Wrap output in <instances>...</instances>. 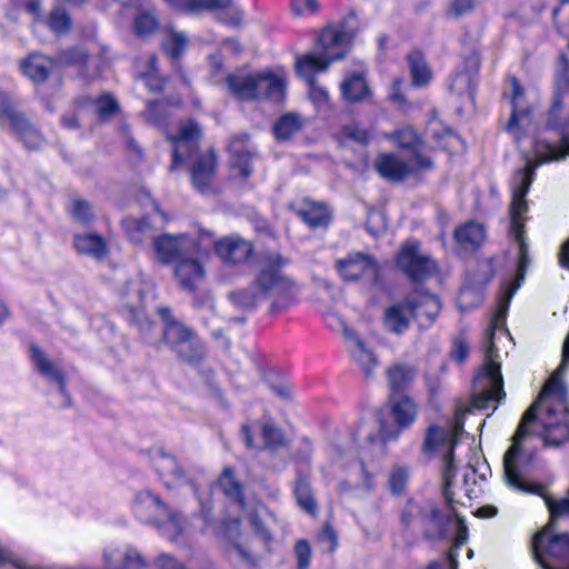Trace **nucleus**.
<instances>
[{
  "label": "nucleus",
  "instance_id": "nucleus-10",
  "mask_svg": "<svg viewBox=\"0 0 569 569\" xmlns=\"http://www.w3.org/2000/svg\"><path fill=\"white\" fill-rule=\"evenodd\" d=\"M335 267L345 281L363 280L373 284L379 278V267L370 254L363 252H350L345 258L337 259Z\"/></svg>",
  "mask_w": 569,
  "mask_h": 569
},
{
  "label": "nucleus",
  "instance_id": "nucleus-42",
  "mask_svg": "<svg viewBox=\"0 0 569 569\" xmlns=\"http://www.w3.org/2000/svg\"><path fill=\"white\" fill-rule=\"evenodd\" d=\"M295 496L299 507L310 515L317 512V503L311 492V487L306 478H299L295 487Z\"/></svg>",
  "mask_w": 569,
  "mask_h": 569
},
{
  "label": "nucleus",
  "instance_id": "nucleus-54",
  "mask_svg": "<svg viewBox=\"0 0 569 569\" xmlns=\"http://www.w3.org/2000/svg\"><path fill=\"white\" fill-rule=\"evenodd\" d=\"M262 437L264 446L268 448H277L283 443L282 433L271 423L262 426Z\"/></svg>",
  "mask_w": 569,
  "mask_h": 569
},
{
  "label": "nucleus",
  "instance_id": "nucleus-26",
  "mask_svg": "<svg viewBox=\"0 0 569 569\" xmlns=\"http://www.w3.org/2000/svg\"><path fill=\"white\" fill-rule=\"evenodd\" d=\"M248 141L249 136L242 132L232 136L228 144L232 166L239 170L242 178H248L252 173V152Z\"/></svg>",
  "mask_w": 569,
  "mask_h": 569
},
{
  "label": "nucleus",
  "instance_id": "nucleus-43",
  "mask_svg": "<svg viewBox=\"0 0 569 569\" xmlns=\"http://www.w3.org/2000/svg\"><path fill=\"white\" fill-rule=\"evenodd\" d=\"M187 43L188 38L184 33L171 29L162 40V48L169 57L176 59L180 57L182 51L186 49Z\"/></svg>",
  "mask_w": 569,
  "mask_h": 569
},
{
  "label": "nucleus",
  "instance_id": "nucleus-17",
  "mask_svg": "<svg viewBox=\"0 0 569 569\" xmlns=\"http://www.w3.org/2000/svg\"><path fill=\"white\" fill-rule=\"evenodd\" d=\"M452 521V511H441L435 502L425 501L419 531L428 540H442Z\"/></svg>",
  "mask_w": 569,
  "mask_h": 569
},
{
  "label": "nucleus",
  "instance_id": "nucleus-6",
  "mask_svg": "<svg viewBox=\"0 0 569 569\" xmlns=\"http://www.w3.org/2000/svg\"><path fill=\"white\" fill-rule=\"evenodd\" d=\"M229 90L240 99H269L280 101L284 97V79L272 72L248 73L238 71L226 79Z\"/></svg>",
  "mask_w": 569,
  "mask_h": 569
},
{
  "label": "nucleus",
  "instance_id": "nucleus-1",
  "mask_svg": "<svg viewBox=\"0 0 569 569\" xmlns=\"http://www.w3.org/2000/svg\"><path fill=\"white\" fill-rule=\"evenodd\" d=\"M288 259L279 252L268 251L259 258V269L247 288L228 293L230 301L242 309H253L263 301L270 302V312L276 315L295 301L296 283L283 272Z\"/></svg>",
  "mask_w": 569,
  "mask_h": 569
},
{
  "label": "nucleus",
  "instance_id": "nucleus-63",
  "mask_svg": "<svg viewBox=\"0 0 569 569\" xmlns=\"http://www.w3.org/2000/svg\"><path fill=\"white\" fill-rule=\"evenodd\" d=\"M402 83V80L400 78H395L392 81V88L391 92L388 96V99L398 106H403L406 102V99L403 94L400 92V86Z\"/></svg>",
  "mask_w": 569,
  "mask_h": 569
},
{
  "label": "nucleus",
  "instance_id": "nucleus-24",
  "mask_svg": "<svg viewBox=\"0 0 569 569\" xmlns=\"http://www.w3.org/2000/svg\"><path fill=\"white\" fill-rule=\"evenodd\" d=\"M343 335L353 361L359 365L367 378L371 377L375 369L378 367L377 357L352 329L343 328Z\"/></svg>",
  "mask_w": 569,
  "mask_h": 569
},
{
  "label": "nucleus",
  "instance_id": "nucleus-40",
  "mask_svg": "<svg viewBox=\"0 0 569 569\" xmlns=\"http://www.w3.org/2000/svg\"><path fill=\"white\" fill-rule=\"evenodd\" d=\"M415 377V368L403 363H396L387 371L388 382L393 391H400L407 388Z\"/></svg>",
  "mask_w": 569,
  "mask_h": 569
},
{
  "label": "nucleus",
  "instance_id": "nucleus-53",
  "mask_svg": "<svg viewBox=\"0 0 569 569\" xmlns=\"http://www.w3.org/2000/svg\"><path fill=\"white\" fill-rule=\"evenodd\" d=\"M71 213H72L73 218L81 223L89 222L93 217L92 208L89 204V202H87L86 200H81V199L72 200Z\"/></svg>",
  "mask_w": 569,
  "mask_h": 569
},
{
  "label": "nucleus",
  "instance_id": "nucleus-35",
  "mask_svg": "<svg viewBox=\"0 0 569 569\" xmlns=\"http://www.w3.org/2000/svg\"><path fill=\"white\" fill-rule=\"evenodd\" d=\"M269 517L274 521L276 516L262 503H258L249 513L248 520L253 528L256 535L262 540L266 550L269 549V543L272 540V535L266 526V518Z\"/></svg>",
  "mask_w": 569,
  "mask_h": 569
},
{
  "label": "nucleus",
  "instance_id": "nucleus-31",
  "mask_svg": "<svg viewBox=\"0 0 569 569\" xmlns=\"http://www.w3.org/2000/svg\"><path fill=\"white\" fill-rule=\"evenodd\" d=\"M54 68V61L41 53H30L20 62L21 72L33 82H43Z\"/></svg>",
  "mask_w": 569,
  "mask_h": 569
},
{
  "label": "nucleus",
  "instance_id": "nucleus-34",
  "mask_svg": "<svg viewBox=\"0 0 569 569\" xmlns=\"http://www.w3.org/2000/svg\"><path fill=\"white\" fill-rule=\"evenodd\" d=\"M73 246L79 253L98 260L104 259L109 253L107 241L97 233L74 234Z\"/></svg>",
  "mask_w": 569,
  "mask_h": 569
},
{
  "label": "nucleus",
  "instance_id": "nucleus-25",
  "mask_svg": "<svg viewBox=\"0 0 569 569\" xmlns=\"http://www.w3.org/2000/svg\"><path fill=\"white\" fill-rule=\"evenodd\" d=\"M413 301H410V295L405 299L387 307L383 312V325L392 333L401 335L410 326Z\"/></svg>",
  "mask_w": 569,
  "mask_h": 569
},
{
  "label": "nucleus",
  "instance_id": "nucleus-55",
  "mask_svg": "<svg viewBox=\"0 0 569 569\" xmlns=\"http://www.w3.org/2000/svg\"><path fill=\"white\" fill-rule=\"evenodd\" d=\"M368 232L373 237H379L386 231V221L382 213L372 211L368 214L366 222Z\"/></svg>",
  "mask_w": 569,
  "mask_h": 569
},
{
  "label": "nucleus",
  "instance_id": "nucleus-50",
  "mask_svg": "<svg viewBox=\"0 0 569 569\" xmlns=\"http://www.w3.org/2000/svg\"><path fill=\"white\" fill-rule=\"evenodd\" d=\"M408 477L409 472L403 467H395L391 469L388 483L393 495H400L405 490Z\"/></svg>",
  "mask_w": 569,
  "mask_h": 569
},
{
  "label": "nucleus",
  "instance_id": "nucleus-58",
  "mask_svg": "<svg viewBox=\"0 0 569 569\" xmlns=\"http://www.w3.org/2000/svg\"><path fill=\"white\" fill-rule=\"evenodd\" d=\"M295 553L298 560V569H307L311 558V547L307 540H299L295 547Z\"/></svg>",
  "mask_w": 569,
  "mask_h": 569
},
{
  "label": "nucleus",
  "instance_id": "nucleus-18",
  "mask_svg": "<svg viewBox=\"0 0 569 569\" xmlns=\"http://www.w3.org/2000/svg\"><path fill=\"white\" fill-rule=\"evenodd\" d=\"M200 138L201 129L197 122L190 120L180 126L179 133L170 138L173 142L170 170H176L184 158L197 151Z\"/></svg>",
  "mask_w": 569,
  "mask_h": 569
},
{
  "label": "nucleus",
  "instance_id": "nucleus-36",
  "mask_svg": "<svg viewBox=\"0 0 569 569\" xmlns=\"http://www.w3.org/2000/svg\"><path fill=\"white\" fill-rule=\"evenodd\" d=\"M305 126L299 113L288 112L281 116L273 126V134L278 141H288Z\"/></svg>",
  "mask_w": 569,
  "mask_h": 569
},
{
  "label": "nucleus",
  "instance_id": "nucleus-4",
  "mask_svg": "<svg viewBox=\"0 0 569 569\" xmlns=\"http://www.w3.org/2000/svg\"><path fill=\"white\" fill-rule=\"evenodd\" d=\"M532 417L533 410H530L526 415L525 421L513 439V445L510 446L503 455V481L509 489L516 492L541 496L550 513V520L547 526L553 527L559 518L569 517V489L565 497L553 499L545 493L543 485L529 480L533 455L521 448L520 440L526 433V422Z\"/></svg>",
  "mask_w": 569,
  "mask_h": 569
},
{
  "label": "nucleus",
  "instance_id": "nucleus-20",
  "mask_svg": "<svg viewBox=\"0 0 569 569\" xmlns=\"http://www.w3.org/2000/svg\"><path fill=\"white\" fill-rule=\"evenodd\" d=\"M290 208L311 229L327 228L332 219L331 210L325 202L310 198L292 202Z\"/></svg>",
  "mask_w": 569,
  "mask_h": 569
},
{
  "label": "nucleus",
  "instance_id": "nucleus-22",
  "mask_svg": "<svg viewBox=\"0 0 569 569\" xmlns=\"http://www.w3.org/2000/svg\"><path fill=\"white\" fill-rule=\"evenodd\" d=\"M410 301H413L411 318L416 320L420 329L430 328L441 310V302L432 293L415 291L410 293Z\"/></svg>",
  "mask_w": 569,
  "mask_h": 569
},
{
  "label": "nucleus",
  "instance_id": "nucleus-13",
  "mask_svg": "<svg viewBox=\"0 0 569 569\" xmlns=\"http://www.w3.org/2000/svg\"><path fill=\"white\" fill-rule=\"evenodd\" d=\"M171 7L188 13L199 11L221 12L224 23L238 26L242 20V12L233 8V0H164Z\"/></svg>",
  "mask_w": 569,
  "mask_h": 569
},
{
  "label": "nucleus",
  "instance_id": "nucleus-16",
  "mask_svg": "<svg viewBox=\"0 0 569 569\" xmlns=\"http://www.w3.org/2000/svg\"><path fill=\"white\" fill-rule=\"evenodd\" d=\"M510 103L512 106V112L508 123L506 124V130L512 134L516 140H519L522 133L529 131L532 120L530 109L523 103V89L517 78H510Z\"/></svg>",
  "mask_w": 569,
  "mask_h": 569
},
{
  "label": "nucleus",
  "instance_id": "nucleus-11",
  "mask_svg": "<svg viewBox=\"0 0 569 569\" xmlns=\"http://www.w3.org/2000/svg\"><path fill=\"white\" fill-rule=\"evenodd\" d=\"M136 511L140 517L147 516V512H156L167 518L163 526L164 535L172 541H176L183 532V525L179 513L170 510L158 496L144 490L136 496Z\"/></svg>",
  "mask_w": 569,
  "mask_h": 569
},
{
  "label": "nucleus",
  "instance_id": "nucleus-38",
  "mask_svg": "<svg viewBox=\"0 0 569 569\" xmlns=\"http://www.w3.org/2000/svg\"><path fill=\"white\" fill-rule=\"evenodd\" d=\"M456 518V538L455 545L448 552V565L430 563L427 569H458V549L468 540V528L462 518L453 515Z\"/></svg>",
  "mask_w": 569,
  "mask_h": 569
},
{
  "label": "nucleus",
  "instance_id": "nucleus-56",
  "mask_svg": "<svg viewBox=\"0 0 569 569\" xmlns=\"http://www.w3.org/2000/svg\"><path fill=\"white\" fill-rule=\"evenodd\" d=\"M475 0H451L447 14L451 18H459L472 11Z\"/></svg>",
  "mask_w": 569,
  "mask_h": 569
},
{
  "label": "nucleus",
  "instance_id": "nucleus-59",
  "mask_svg": "<svg viewBox=\"0 0 569 569\" xmlns=\"http://www.w3.org/2000/svg\"><path fill=\"white\" fill-rule=\"evenodd\" d=\"M316 0H292V10L297 14L312 13L317 10Z\"/></svg>",
  "mask_w": 569,
  "mask_h": 569
},
{
  "label": "nucleus",
  "instance_id": "nucleus-15",
  "mask_svg": "<svg viewBox=\"0 0 569 569\" xmlns=\"http://www.w3.org/2000/svg\"><path fill=\"white\" fill-rule=\"evenodd\" d=\"M399 267L415 281H421L436 272L437 266L419 252L416 243H406L397 258Z\"/></svg>",
  "mask_w": 569,
  "mask_h": 569
},
{
  "label": "nucleus",
  "instance_id": "nucleus-12",
  "mask_svg": "<svg viewBox=\"0 0 569 569\" xmlns=\"http://www.w3.org/2000/svg\"><path fill=\"white\" fill-rule=\"evenodd\" d=\"M378 173L389 181H402L411 172L432 168V161L422 154H415L409 162L391 153L380 154L375 162Z\"/></svg>",
  "mask_w": 569,
  "mask_h": 569
},
{
  "label": "nucleus",
  "instance_id": "nucleus-19",
  "mask_svg": "<svg viewBox=\"0 0 569 569\" xmlns=\"http://www.w3.org/2000/svg\"><path fill=\"white\" fill-rule=\"evenodd\" d=\"M213 247L221 262L228 266L246 262L253 252V246L250 241L234 234L213 241Z\"/></svg>",
  "mask_w": 569,
  "mask_h": 569
},
{
  "label": "nucleus",
  "instance_id": "nucleus-7",
  "mask_svg": "<svg viewBox=\"0 0 569 569\" xmlns=\"http://www.w3.org/2000/svg\"><path fill=\"white\" fill-rule=\"evenodd\" d=\"M531 551L542 569H569V533H555L546 525L535 536Z\"/></svg>",
  "mask_w": 569,
  "mask_h": 569
},
{
  "label": "nucleus",
  "instance_id": "nucleus-8",
  "mask_svg": "<svg viewBox=\"0 0 569 569\" xmlns=\"http://www.w3.org/2000/svg\"><path fill=\"white\" fill-rule=\"evenodd\" d=\"M200 250L199 242L191 236L166 232L152 237L150 256L156 263L168 266L186 256H199Z\"/></svg>",
  "mask_w": 569,
  "mask_h": 569
},
{
  "label": "nucleus",
  "instance_id": "nucleus-5",
  "mask_svg": "<svg viewBox=\"0 0 569 569\" xmlns=\"http://www.w3.org/2000/svg\"><path fill=\"white\" fill-rule=\"evenodd\" d=\"M457 445V436L451 430L431 426L428 429L423 443L426 451H436L443 447L442 452V478L443 496L449 503L466 505L472 499L478 498L481 492L477 483V470L469 466L462 475V482L455 486L452 481L453 450Z\"/></svg>",
  "mask_w": 569,
  "mask_h": 569
},
{
  "label": "nucleus",
  "instance_id": "nucleus-51",
  "mask_svg": "<svg viewBox=\"0 0 569 569\" xmlns=\"http://www.w3.org/2000/svg\"><path fill=\"white\" fill-rule=\"evenodd\" d=\"M49 27L58 33L68 31L71 27V19L67 11L61 8L53 9L49 17Z\"/></svg>",
  "mask_w": 569,
  "mask_h": 569
},
{
  "label": "nucleus",
  "instance_id": "nucleus-37",
  "mask_svg": "<svg viewBox=\"0 0 569 569\" xmlns=\"http://www.w3.org/2000/svg\"><path fill=\"white\" fill-rule=\"evenodd\" d=\"M485 228L480 223L469 221L455 230L456 241L465 248H477L485 240Z\"/></svg>",
  "mask_w": 569,
  "mask_h": 569
},
{
  "label": "nucleus",
  "instance_id": "nucleus-57",
  "mask_svg": "<svg viewBox=\"0 0 569 569\" xmlns=\"http://www.w3.org/2000/svg\"><path fill=\"white\" fill-rule=\"evenodd\" d=\"M157 28V21L153 16L149 13H141L134 21V30L139 36L151 33Z\"/></svg>",
  "mask_w": 569,
  "mask_h": 569
},
{
  "label": "nucleus",
  "instance_id": "nucleus-29",
  "mask_svg": "<svg viewBox=\"0 0 569 569\" xmlns=\"http://www.w3.org/2000/svg\"><path fill=\"white\" fill-rule=\"evenodd\" d=\"M340 89L343 99L349 103L362 102L371 94L363 69L347 76L341 82Z\"/></svg>",
  "mask_w": 569,
  "mask_h": 569
},
{
  "label": "nucleus",
  "instance_id": "nucleus-33",
  "mask_svg": "<svg viewBox=\"0 0 569 569\" xmlns=\"http://www.w3.org/2000/svg\"><path fill=\"white\" fill-rule=\"evenodd\" d=\"M217 157L213 151L201 154L191 170V179L194 187L203 192L206 191L216 173Z\"/></svg>",
  "mask_w": 569,
  "mask_h": 569
},
{
  "label": "nucleus",
  "instance_id": "nucleus-41",
  "mask_svg": "<svg viewBox=\"0 0 569 569\" xmlns=\"http://www.w3.org/2000/svg\"><path fill=\"white\" fill-rule=\"evenodd\" d=\"M408 62L412 78V84L415 87L426 86L431 78V72L425 61L422 53L420 51H413L409 53Z\"/></svg>",
  "mask_w": 569,
  "mask_h": 569
},
{
  "label": "nucleus",
  "instance_id": "nucleus-28",
  "mask_svg": "<svg viewBox=\"0 0 569 569\" xmlns=\"http://www.w3.org/2000/svg\"><path fill=\"white\" fill-rule=\"evenodd\" d=\"M154 466L167 487L182 485L189 481L182 466L171 455L164 452L159 453L154 459Z\"/></svg>",
  "mask_w": 569,
  "mask_h": 569
},
{
  "label": "nucleus",
  "instance_id": "nucleus-62",
  "mask_svg": "<svg viewBox=\"0 0 569 569\" xmlns=\"http://www.w3.org/2000/svg\"><path fill=\"white\" fill-rule=\"evenodd\" d=\"M319 539L322 542L328 543L329 551H333L338 545L337 535L331 526L325 525L321 532L319 533Z\"/></svg>",
  "mask_w": 569,
  "mask_h": 569
},
{
  "label": "nucleus",
  "instance_id": "nucleus-23",
  "mask_svg": "<svg viewBox=\"0 0 569 569\" xmlns=\"http://www.w3.org/2000/svg\"><path fill=\"white\" fill-rule=\"evenodd\" d=\"M198 257L199 256H186L179 260L174 267V278L179 286L189 292L196 291L206 276L204 267L199 261Z\"/></svg>",
  "mask_w": 569,
  "mask_h": 569
},
{
  "label": "nucleus",
  "instance_id": "nucleus-21",
  "mask_svg": "<svg viewBox=\"0 0 569 569\" xmlns=\"http://www.w3.org/2000/svg\"><path fill=\"white\" fill-rule=\"evenodd\" d=\"M159 315L164 322L163 340L177 350L181 358L192 361V358L188 357L182 350L184 346L191 345L192 331L174 320L169 308H160Z\"/></svg>",
  "mask_w": 569,
  "mask_h": 569
},
{
  "label": "nucleus",
  "instance_id": "nucleus-2",
  "mask_svg": "<svg viewBox=\"0 0 569 569\" xmlns=\"http://www.w3.org/2000/svg\"><path fill=\"white\" fill-rule=\"evenodd\" d=\"M569 362V332L568 336L563 342L562 347V360L560 366L557 368V370L551 375L549 380L546 382L543 389L541 390L540 395L538 396L537 400L526 410V412L522 416V419L511 438V445H513V439L519 430V428L522 426L525 421L526 415L533 410V417L526 422L525 429L526 433L520 440L521 448L527 451L531 452L533 456L535 453L532 451H529L525 449L522 441L523 439L530 433L529 431V425L536 421L537 419V411L542 406L546 409L545 416L541 418V425L543 427V431L541 432V437L547 446H559L563 443L565 441L569 440V411L566 409V390L562 385V376L565 375L567 363Z\"/></svg>",
  "mask_w": 569,
  "mask_h": 569
},
{
  "label": "nucleus",
  "instance_id": "nucleus-9",
  "mask_svg": "<svg viewBox=\"0 0 569 569\" xmlns=\"http://www.w3.org/2000/svg\"><path fill=\"white\" fill-rule=\"evenodd\" d=\"M151 296V290L141 282L132 281L123 295L121 311L126 319L137 326L139 331L147 336L151 330L153 322L146 313L147 299Z\"/></svg>",
  "mask_w": 569,
  "mask_h": 569
},
{
  "label": "nucleus",
  "instance_id": "nucleus-39",
  "mask_svg": "<svg viewBox=\"0 0 569 569\" xmlns=\"http://www.w3.org/2000/svg\"><path fill=\"white\" fill-rule=\"evenodd\" d=\"M122 227L129 239L137 244L143 243L146 240H150L152 242V237L158 236L154 233V230L148 219L137 220L133 218H126L122 220Z\"/></svg>",
  "mask_w": 569,
  "mask_h": 569
},
{
  "label": "nucleus",
  "instance_id": "nucleus-44",
  "mask_svg": "<svg viewBox=\"0 0 569 569\" xmlns=\"http://www.w3.org/2000/svg\"><path fill=\"white\" fill-rule=\"evenodd\" d=\"M393 139L399 148L412 150L413 156L420 154L417 152V149L421 144V139L412 127L408 126L398 129L393 133Z\"/></svg>",
  "mask_w": 569,
  "mask_h": 569
},
{
  "label": "nucleus",
  "instance_id": "nucleus-61",
  "mask_svg": "<svg viewBox=\"0 0 569 569\" xmlns=\"http://www.w3.org/2000/svg\"><path fill=\"white\" fill-rule=\"evenodd\" d=\"M60 60L67 63H83L87 60V54L81 50L72 49L61 52Z\"/></svg>",
  "mask_w": 569,
  "mask_h": 569
},
{
  "label": "nucleus",
  "instance_id": "nucleus-27",
  "mask_svg": "<svg viewBox=\"0 0 569 569\" xmlns=\"http://www.w3.org/2000/svg\"><path fill=\"white\" fill-rule=\"evenodd\" d=\"M107 569H142L147 566L141 555L132 548H109L103 552Z\"/></svg>",
  "mask_w": 569,
  "mask_h": 569
},
{
  "label": "nucleus",
  "instance_id": "nucleus-30",
  "mask_svg": "<svg viewBox=\"0 0 569 569\" xmlns=\"http://www.w3.org/2000/svg\"><path fill=\"white\" fill-rule=\"evenodd\" d=\"M30 353L36 369L49 381L57 382L61 395L68 398L62 371L36 345H30Z\"/></svg>",
  "mask_w": 569,
  "mask_h": 569
},
{
  "label": "nucleus",
  "instance_id": "nucleus-14",
  "mask_svg": "<svg viewBox=\"0 0 569 569\" xmlns=\"http://www.w3.org/2000/svg\"><path fill=\"white\" fill-rule=\"evenodd\" d=\"M1 117L8 122L10 132L16 136L27 149H39L44 138L36 126L26 118V116L16 110L10 104H4L1 111Z\"/></svg>",
  "mask_w": 569,
  "mask_h": 569
},
{
  "label": "nucleus",
  "instance_id": "nucleus-60",
  "mask_svg": "<svg viewBox=\"0 0 569 569\" xmlns=\"http://www.w3.org/2000/svg\"><path fill=\"white\" fill-rule=\"evenodd\" d=\"M156 565L159 569H184V566L170 555L162 553L157 560Z\"/></svg>",
  "mask_w": 569,
  "mask_h": 569
},
{
  "label": "nucleus",
  "instance_id": "nucleus-52",
  "mask_svg": "<svg viewBox=\"0 0 569 569\" xmlns=\"http://www.w3.org/2000/svg\"><path fill=\"white\" fill-rule=\"evenodd\" d=\"M473 79L469 73L458 72L451 81L450 89L457 94H469L473 93Z\"/></svg>",
  "mask_w": 569,
  "mask_h": 569
},
{
  "label": "nucleus",
  "instance_id": "nucleus-47",
  "mask_svg": "<svg viewBox=\"0 0 569 569\" xmlns=\"http://www.w3.org/2000/svg\"><path fill=\"white\" fill-rule=\"evenodd\" d=\"M228 555L231 558H238L239 560L249 565H253L258 559L257 552L253 550L247 539L232 542L228 548Z\"/></svg>",
  "mask_w": 569,
  "mask_h": 569
},
{
  "label": "nucleus",
  "instance_id": "nucleus-3",
  "mask_svg": "<svg viewBox=\"0 0 569 569\" xmlns=\"http://www.w3.org/2000/svg\"><path fill=\"white\" fill-rule=\"evenodd\" d=\"M355 20L351 16L337 24L323 28L316 50L296 60L297 72L307 80L309 97L318 107L328 102L329 93L317 83L313 74L327 70L331 62L345 57L356 34Z\"/></svg>",
  "mask_w": 569,
  "mask_h": 569
},
{
  "label": "nucleus",
  "instance_id": "nucleus-46",
  "mask_svg": "<svg viewBox=\"0 0 569 569\" xmlns=\"http://www.w3.org/2000/svg\"><path fill=\"white\" fill-rule=\"evenodd\" d=\"M120 111L119 103L110 93H104L96 100V112L100 120L107 121Z\"/></svg>",
  "mask_w": 569,
  "mask_h": 569
},
{
  "label": "nucleus",
  "instance_id": "nucleus-45",
  "mask_svg": "<svg viewBox=\"0 0 569 569\" xmlns=\"http://www.w3.org/2000/svg\"><path fill=\"white\" fill-rule=\"evenodd\" d=\"M423 512V502L418 503L413 501H409L403 510L401 511V522L402 525L410 530H418L421 522V517Z\"/></svg>",
  "mask_w": 569,
  "mask_h": 569
},
{
  "label": "nucleus",
  "instance_id": "nucleus-48",
  "mask_svg": "<svg viewBox=\"0 0 569 569\" xmlns=\"http://www.w3.org/2000/svg\"><path fill=\"white\" fill-rule=\"evenodd\" d=\"M219 487L227 496L242 502V489L240 483L236 480L231 468L223 470L219 478Z\"/></svg>",
  "mask_w": 569,
  "mask_h": 569
},
{
  "label": "nucleus",
  "instance_id": "nucleus-64",
  "mask_svg": "<svg viewBox=\"0 0 569 569\" xmlns=\"http://www.w3.org/2000/svg\"><path fill=\"white\" fill-rule=\"evenodd\" d=\"M468 355V345L462 339L456 340L452 350V358L458 362H462L467 359Z\"/></svg>",
  "mask_w": 569,
  "mask_h": 569
},
{
  "label": "nucleus",
  "instance_id": "nucleus-49",
  "mask_svg": "<svg viewBox=\"0 0 569 569\" xmlns=\"http://www.w3.org/2000/svg\"><path fill=\"white\" fill-rule=\"evenodd\" d=\"M144 117L148 122L154 126H162L164 120L169 117V108L164 102H150L144 111Z\"/></svg>",
  "mask_w": 569,
  "mask_h": 569
},
{
  "label": "nucleus",
  "instance_id": "nucleus-32",
  "mask_svg": "<svg viewBox=\"0 0 569 569\" xmlns=\"http://www.w3.org/2000/svg\"><path fill=\"white\" fill-rule=\"evenodd\" d=\"M391 416L400 429L409 428L418 413L417 403L408 396H391L389 399Z\"/></svg>",
  "mask_w": 569,
  "mask_h": 569
}]
</instances>
